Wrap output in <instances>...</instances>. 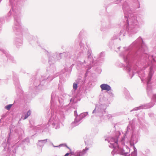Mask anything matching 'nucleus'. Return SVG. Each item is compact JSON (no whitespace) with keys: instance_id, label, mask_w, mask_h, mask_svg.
<instances>
[{"instance_id":"obj_1","label":"nucleus","mask_w":156,"mask_h":156,"mask_svg":"<svg viewBox=\"0 0 156 156\" xmlns=\"http://www.w3.org/2000/svg\"><path fill=\"white\" fill-rule=\"evenodd\" d=\"M100 87L102 90H105L107 91H109L111 89L110 87L106 84H103L101 85Z\"/></svg>"},{"instance_id":"obj_2","label":"nucleus","mask_w":156,"mask_h":156,"mask_svg":"<svg viewBox=\"0 0 156 156\" xmlns=\"http://www.w3.org/2000/svg\"><path fill=\"white\" fill-rule=\"evenodd\" d=\"M88 150V148H86L85 149H83L82 152H78L76 154H73V156H80L82 154H85L86 153V151Z\"/></svg>"},{"instance_id":"obj_3","label":"nucleus","mask_w":156,"mask_h":156,"mask_svg":"<svg viewBox=\"0 0 156 156\" xmlns=\"http://www.w3.org/2000/svg\"><path fill=\"white\" fill-rule=\"evenodd\" d=\"M31 114V112L30 111H29L27 113L26 115L25 116V117L24 118V119H27L29 116H30Z\"/></svg>"},{"instance_id":"obj_4","label":"nucleus","mask_w":156,"mask_h":156,"mask_svg":"<svg viewBox=\"0 0 156 156\" xmlns=\"http://www.w3.org/2000/svg\"><path fill=\"white\" fill-rule=\"evenodd\" d=\"M73 88L74 89L76 90L77 88V84L76 83H74L73 85Z\"/></svg>"},{"instance_id":"obj_5","label":"nucleus","mask_w":156,"mask_h":156,"mask_svg":"<svg viewBox=\"0 0 156 156\" xmlns=\"http://www.w3.org/2000/svg\"><path fill=\"white\" fill-rule=\"evenodd\" d=\"M12 106V105L10 104L6 106L5 108L7 110H9Z\"/></svg>"},{"instance_id":"obj_6","label":"nucleus","mask_w":156,"mask_h":156,"mask_svg":"<svg viewBox=\"0 0 156 156\" xmlns=\"http://www.w3.org/2000/svg\"><path fill=\"white\" fill-rule=\"evenodd\" d=\"M69 154H70L71 155H73V153L71 152L70 153H66L65 155V156H68Z\"/></svg>"},{"instance_id":"obj_7","label":"nucleus","mask_w":156,"mask_h":156,"mask_svg":"<svg viewBox=\"0 0 156 156\" xmlns=\"http://www.w3.org/2000/svg\"><path fill=\"white\" fill-rule=\"evenodd\" d=\"M117 142H118V141H117V140H115V141H114L115 143H117Z\"/></svg>"},{"instance_id":"obj_8","label":"nucleus","mask_w":156,"mask_h":156,"mask_svg":"<svg viewBox=\"0 0 156 156\" xmlns=\"http://www.w3.org/2000/svg\"><path fill=\"white\" fill-rule=\"evenodd\" d=\"M66 147H67V148H69V147H68L67 146H66Z\"/></svg>"}]
</instances>
